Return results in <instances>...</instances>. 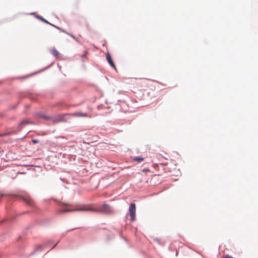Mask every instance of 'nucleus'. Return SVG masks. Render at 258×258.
Returning a JSON list of instances; mask_svg holds the SVG:
<instances>
[{
  "label": "nucleus",
  "instance_id": "3",
  "mask_svg": "<svg viewBox=\"0 0 258 258\" xmlns=\"http://www.w3.org/2000/svg\"><path fill=\"white\" fill-rule=\"evenodd\" d=\"M136 208L135 204H131L129 208V214L131 217V220L132 221H134L136 219Z\"/></svg>",
  "mask_w": 258,
  "mask_h": 258
},
{
  "label": "nucleus",
  "instance_id": "16",
  "mask_svg": "<svg viewBox=\"0 0 258 258\" xmlns=\"http://www.w3.org/2000/svg\"><path fill=\"white\" fill-rule=\"evenodd\" d=\"M149 171V170L148 169H144L143 170V172H147V171Z\"/></svg>",
  "mask_w": 258,
  "mask_h": 258
},
{
  "label": "nucleus",
  "instance_id": "8",
  "mask_svg": "<svg viewBox=\"0 0 258 258\" xmlns=\"http://www.w3.org/2000/svg\"><path fill=\"white\" fill-rule=\"evenodd\" d=\"M31 122L28 120H23L20 124L18 127L19 131H20L22 130V126L25 124L31 123Z\"/></svg>",
  "mask_w": 258,
  "mask_h": 258
},
{
  "label": "nucleus",
  "instance_id": "1",
  "mask_svg": "<svg viewBox=\"0 0 258 258\" xmlns=\"http://www.w3.org/2000/svg\"><path fill=\"white\" fill-rule=\"evenodd\" d=\"M92 210L89 208L86 207H83L80 208H76V209H68L64 210H59L57 211L58 214H62L66 212H75V211H88Z\"/></svg>",
  "mask_w": 258,
  "mask_h": 258
},
{
  "label": "nucleus",
  "instance_id": "11",
  "mask_svg": "<svg viewBox=\"0 0 258 258\" xmlns=\"http://www.w3.org/2000/svg\"><path fill=\"white\" fill-rule=\"evenodd\" d=\"M133 160L134 161H136V162L139 163V162H142V161H143L144 160V158L141 157H134V158H133Z\"/></svg>",
  "mask_w": 258,
  "mask_h": 258
},
{
  "label": "nucleus",
  "instance_id": "5",
  "mask_svg": "<svg viewBox=\"0 0 258 258\" xmlns=\"http://www.w3.org/2000/svg\"><path fill=\"white\" fill-rule=\"evenodd\" d=\"M51 120L53 123H57L64 121V119L61 115H58L56 116H52Z\"/></svg>",
  "mask_w": 258,
  "mask_h": 258
},
{
  "label": "nucleus",
  "instance_id": "7",
  "mask_svg": "<svg viewBox=\"0 0 258 258\" xmlns=\"http://www.w3.org/2000/svg\"><path fill=\"white\" fill-rule=\"evenodd\" d=\"M72 115L75 117H87L89 116L91 117V116H89L87 113H84L82 112H75L72 114Z\"/></svg>",
  "mask_w": 258,
  "mask_h": 258
},
{
  "label": "nucleus",
  "instance_id": "4",
  "mask_svg": "<svg viewBox=\"0 0 258 258\" xmlns=\"http://www.w3.org/2000/svg\"><path fill=\"white\" fill-rule=\"evenodd\" d=\"M22 200L28 205L32 206L34 205V201L28 196L22 197Z\"/></svg>",
  "mask_w": 258,
  "mask_h": 258
},
{
  "label": "nucleus",
  "instance_id": "9",
  "mask_svg": "<svg viewBox=\"0 0 258 258\" xmlns=\"http://www.w3.org/2000/svg\"><path fill=\"white\" fill-rule=\"evenodd\" d=\"M51 53L55 57L58 58L60 56L59 52L54 48H53L50 50Z\"/></svg>",
  "mask_w": 258,
  "mask_h": 258
},
{
  "label": "nucleus",
  "instance_id": "17",
  "mask_svg": "<svg viewBox=\"0 0 258 258\" xmlns=\"http://www.w3.org/2000/svg\"><path fill=\"white\" fill-rule=\"evenodd\" d=\"M56 28L58 29H60L59 27H57V26H55Z\"/></svg>",
  "mask_w": 258,
  "mask_h": 258
},
{
  "label": "nucleus",
  "instance_id": "15",
  "mask_svg": "<svg viewBox=\"0 0 258 258\" xmlns=\"http://www.w3.org/2000/svg\"><path fill=\"white\" fill-rule=\"evenodd\" d=\"M62 205L63 206H71V205L69 204L62 203Z\"/></svg>",
  "mask_w": 258,
  "mask_h": 258
},
{
  "label": "nucleus",
  "instance_id": "12",
  "mask_svg": "<svg viewBox=\"0 0 258 258\" xmlns=\"http://www.w3.org/2000/svg\"><path fill=\"white\" fill-rule=\"evenodd\" d=\"M17 132H8V133H4V134H0V137H4V136H8V135H10L12 134H16Z\"/></svg>",
  "mask_w": 258,
  "mask_h": 258
},
{
  "label": "nucleus",
  "instance_id": "6",
  "mask_svg": "<svg viewBox=\"0 0 258 258\" xmlns=\"http://www.w3.org/2000/svg\"><path fill=\"white\" fill-rule=\"evenodd\" d=\"M106 59L108 61V62L109 63V64L115 70H116V67L115 66V64L114 63L109 53H107L106 54Z\"/></svg>",
  "mask_w": 258,
  "mask_h": 258
},
{
  "label": "nucleus",
  "instance_id": "14",
  "mask_svg": "<svg viewBox=\"0 0 258 258\" xmlns=\"http://www.w3.org/2000/svg\"><path fill=\"white\" fill-rule=\"evenodd\" d=\"M224 258H234V257H232L231 256H229L228 255H226L225 256Z\"/></svg>",
  "mask_w": 258,
  "mask_h": 258
},
{
  "label": "nucleus",
  "instance_id": "13",
  "mask_svg": "<svg viewBox=\"0 0 258 258\" xmlns=\"http://www.w3.org/2000/svg\"><path fill=\"white\" fill-rule=\"evenodd\" d=\"M32 142L34 143V144H36L38 142V141L37 140H33L32 141Z\"/></svg>",
  "mask_w": 258,
  "mask_h": 258
},
{
  "label": "nucleus",
  "instance_id": "10",
  "mask_svg": "<svg viewBox=\"0 0 258 258\" xmlns=\"http://www.w3.org/2000/svg\"><path fill=\"white\" fill-rule=\"evenodd\" d=\"M38 116L40 118H43L45 120H51L52 116H48L43 114H38Z\"/></svg>",
  "mask_w": 258,
  "mask_h": 258
},
{
  "label": "nucleus",
  "instance_id": "2",
  "mask_svg": "<svg viewBox=\"0 0 258 258\" xmlns=\"http://www.w3.org/2000/svg\"><path fill=\"white\" fill-rule=\"evenodd\" d=\"M95 211H98L104 214H109L112 213V210L111 209L110 206L108 204H104L100 206L98 210H95Z\"/></svg>",
  "mask_w": 258,
  "mask_h": 258
}]
</instances>
